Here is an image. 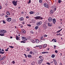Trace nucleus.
Listing matches in <instances>:
<instances>
[{
    "label": "nucleus",
    "instance_id": "37",
    "mask_svg": "<svg viewBox=\"0 0 65 65\" xmlns=\"http://www.w3.org/2000/svg\"><path fill=\"white\" fill-rule=\"evenodd\" d=\"M30 3H31V0H29V2H28V4H30Z\"/></svg>",
    "mask_w": 65,
    "mask_h": 65
},
{
    "label": "nucleus",
    "instance_id": "42",
    "mask_svg": "<svg viewBox=\"0 0 65 65\" xmlns=\"http://www.w3.org/2000/svg\"><path fill=\"white\" fill-rule=\"evenodd\" d=\"M39 58L40 59H42V56H40L39 57Z\"/></svg>",
    "mask_w": 65,
    "mask_h": 65
},
{
    "label": "nucleus",
    "instance_id": "38",
    "mask_svg": "<svg viewBox=\"0 0 65 65\" xmlns=\"http://www.w3.org/2000/svg\"><path fill=\"white\" fill-rule=\"evenodd\" d=\"M30 33H32V34H33L34 33V32H33V31L32 30L31 31Z\"/></svg>",
    "mask_w": 65,
    "mask_h": 65
},
{
    "label": "nucleus",
    "instance_id": "44",
    "mask_svg": "<svg viewBox=\"0 0 65 65\" xmlns=\"http://www.w3.org/2000/svg\"><path fill=\"white\" fill-rule=\"evenodd\" d=\"M29 50H30V49L27 48V50H26V51H29Z\"/></svg>",
    "mask_w": 65,
    "mask_h": 65
},
{
    "label": "nucleus",
    "instance_id": "31",
    "mask_svg": "<svg viewBox=\"0 0 65 65\" xmlns=\"http://www.w3.org/2000/svg\"><path fill=\"white\" fill-rule=\"evenodd\" d=\"M3 59V60H4L5 59V58H6V56H4L3 57H2Z\"/></svg>",
    "mask_w": 65,
    "mask_h": 65
},
{
    "label": "nucleus",
    "instance_id": "62",
    "mask_svg": "<svg viewBox=\"0 0 65 65\" xmlns=\"http://www.w3.org/2000/svg\"><path fill=\"white\" fill-rule=\"evenodd\" d=\"M25 24V22H23L22 23V24H23L24 25V24Z\"/></svg>",
    "mask_w": 65,
    "mask_h": 65
},
{
    "label": "nucleus",
    "instance_id": "58",
    "mask_svg": "<svg viewBox=\"0 0 65 65\" xmlns=\"http://www.w3.org/2000/svg\"><path fill=\"white\" fill-rule=\"evenodd\" d=\"M31 39V36L28 37V39Z\"/></svg>",
    "mask_w": 65,
    "mask_h": 65
},
{
    "label": "nucleus",
    "instance_id": "30",
    "mask_svg": "<svg viewBox=\"0 0 65 65\" xmlns=\"http://www.w3.org/2000/svg\"><path fill=\"white\" fill-rule=\"evenodd\" d=\"M43 36H42V37H41L40 38V40H43Z\"/></svg>",
    "mask_w": 65,
    "mask_h": 65
},
{
    "label": "nucleus",
    "instance_id": "35",
    "mask_svg": "<svg viewBox=\"0 0 65 65\" xmlns=\"http://www.w3.org/2000/svg\"><path fill=\"white\" fill-rule=\"evenodd\" d=\"M39 2L40 3H42V0H39Z\"/></svg>",
    "mask_w": 65,
    "mask_h": 65
},
{
    "label": "nucleus",
    "instance_id": "18",
    "mask_svg": "<svg viewBox=\"0 0 65 65\" xmlns=\"http://www.w3.org/2000/svg\"><path fill=\"white\" fill-rule=\"evenodd\" d=\"M29 13L31 14H34V13H35V12H32V11H31L29 12Z\"/></svg>",
    "mask_w": 65,
    "mask_h": 65
},
{
    "label": "nucleus",
    "instance_id": "59",
    "mask_svg": "<svg viewBox=\"0 0 65 65\" xmlns=\"http://www.w3.org/2000/svg\"><path fill=\"white\" fill-rule=\"evenodd\" d=\"M26 18H27V19H29V16H27L26 17Z\"/></svg>",
    "mask_w": 65,
    "mask_h": 65
},
{
    "label": "nucleus",
    "instance_id": "55",
    "mask_svg": "<svg viewBox=\"0 0 65 65\" xmlns=\"http://www.w3.org/2000/svg\"><path fill=\"white\" fill-rule=\"evenodd\" d=\"M27 25L29 27H31V25L30 24H27Z\"/></svg>",
    "mask_w": 65,
    "mask_h": 65
},
{
    "label": "nucleus",
    "instance_id": "12",
    "mask_svg": "<svg viewBox=\"0 0 65 65\" xmlns=\"http://www.w3.org/2000/svg\"><path fill=\"white\" fill-rule=\"evenodd\" d=\"M52 20H53V18H52L50 17L48 18V22H52Z\"/></svg>",
    "mask_w": 65,
    "mask_h": 65
},
{
    "label": "nucleus",
    "instance_id": "8",
    "mask_svg": "<svg viewBox=\"0 0 65 65\" xmlns=\"http://www.w3.org/2000/svg\"><path fill=\"white\" fill-rule=\"evenodd\" d=\"M6 20L7 22H10L11 20V18H9L6 19Z\"/></svg>",
    "mask_w": 65,
    "mask_h": 65
},
{
    "label": "nucleus",
    "instance_id": "9",
    "mask_svg": "<svg viewBox=\"0 0 65 65\" xmlns=\"http://www.w3.org/2000/svg\"><path fill=\"white\" fill-rule=\"evenodd\" d=\"M47 24L48 25V27H52V24L53 23H50V22H48L47 23Z\"/></svg>",
    "mask_w": 65,
    "mask_h": 65
},
{
    "label": "nucleus",
    "instance_id": "49",
    "mask_svg": "<svg viewBox=\"0 0 65 65\" xmlns=\"http://www.w3.org/2000/svg\"><path fill=\"white\" fill-rule=\"evenodd\" d=\"M32 43H35V40H34L32 41Z\"/></svg>",
    "mask_w": 65,
    "mask_h": 65
},
{
    "label": "nucleus",
    "instance_id": "54",
    "mask_svg": "<svg viewBox=\"0 0 65 65\" xmlns=\"http://www.w3.org/2000/svg\"><path fill=\"white\" fill-rule=\"evenodd\" d=\"M44 37H47V35H44Z\"/></svg>",
    "mask_w": 65,
    "mask_h": 65
},
{
    "label": "nucleus",
    "instance_id": "10",
    "mask_svg": "<svg viewBox=\"0 0 65 65\" xmlns=\"http://www.w3.org/2000/svg\"><path fill=\"white\" fill-rule=\"evenodd\" d=\"M52 22L54 24H55L56 22V20L55 19H53L52 20Z\"/></svg>",
    "mask_w": 65,
    "mask_h": 65
},
{
    "label": "nucleus",
    "instance_id": "16",
    "mask_svg": "<svg viewBox=\"0 0 65 65\" xmlns=\"http://www.w3.org/2000/svg\"><path fill=\"white\" fill-rule=\"evenodd\" d=\"M50 14H53L54 13V10H50Z\"/></svg>",
    "mask_w": 65,
    "mask_h": 65
},
{
    "label": "nucleus",
    "instance_id": "41",
    "mask_svg": "<svg viewBox=\"0 0 65 65\" xmlns=\"http://www.w3.org/2000/svg\"><path fill=\"white\" fill-rule=\"evenodd\" d=\"M34 63H35V62H32V63H31V64L32 65H34Z\"/></svg>",
    "mask_w": 65,
    "mask_h": 65
},
{
    "label": "nucleus",
    "instance_id": "5",
    "mask_svg": "<svg viewBox=\"0 0 65 65\" xmlns=\"http://www.w3.org/2000/svg\"><path fill=\"white\" fill-rule=\"evenodd\" d=\"M51 8L52 9H53L55 11L56 10V6H52Z\"/></svg>",
    "mask_w": 65,
    "mask_h": 65
},
{
    "label": "nucleus",
    "instance_id": "11",
    "mask_svg": "<svg viewBox=\"0 0 65 65\" xmlns=\"http://www.w3.org/2000/svg\"><path fill=\"white\" fill-rule=\"evenodd\" d=\"M53 62H54V64L55 65H57V62H56V60L55 59H53Z\"/></svg>",
    "mask_w": 65,
    "mask_h": 65
},
{
    "label": "nucleus",
    "instance_id": "14",
    "mask_svg": "<svg viewBox=\"0 0 65 65\" xmlns=\"http://www.w3.org/2000/svg\"><path fill=\"white\" fill-rule=\"evenodd\" d=\"M19 20L21 21H24V18L23 17H21L19 19Z\"/></svg>",
    "mask_w": 65,
    "mask_h": 65
},
{
    "label": "nucleus",
    "instance_id": "51",
    "mask_svg": "<svg viewBox=\"0 0 65 65\" xmlns=\"http://www.w3.org/2000/svg\"><path fill=\"white\" fill-rule=\"evenodd\" d=\"M46 26V25H45V24H44L43 27V28H44V27L46 26Z\"/></svg>",
    "mask_w": 65,
    "mask_h": 65
},
{
    "label": "nucleus",
    "instance_id": "24",
    "mask_svg": "<svg viewBox=\"0 0 65 65\" xmlns=\"http://www.w3.org/2000/svg\"><path fill=\"white\" fill-rule=\"evenodd\" d=\"M16 39L17 40H20V39H19V38L17 36H16Z\"/></svg>",
    "mask_w": 65,
    "mask_h": 65
},
{
    "label": "nucleus",
    "instance_id": "29",
    "mask_svg": "<svg viewBox=\"0 0 65 65\" xmlns=\"http://www.w3.org/2000/svg\"><path fill=\"white\" fill-rule=\"evenodd\" d=\"M38 26H36L35 27V29H36V30H37V29H38Z\"/></svg>",
    "mask_w": 65,
    "mask_h": 65
},
{
    "label": "nucleus",
    "instance_id": "3",
    "mask_svg": "<svg viewBox=\"0 0 65 65\" xmlns=\"http://www.w3.org/2000/svg\"><path fill=\"white\" fill-rule=\"evenodd\" d=\"M35 19L36 20H42V18L40 16H37L35 17Z\"/></svg>",
    "mask_w": 65,
    "mask_h": 65
},
{
    "label": "nucleus",
    "instance_id": "57",
    "mask_svg": "<svg viewBox=\"0 0 65 65\" xmlns=\"http://www.w3.org/2000/svg\"><path fill=\"white\" fill-rule=\"evenodd\" d=\"M29 53L30 54H33V52L31 51Z\"/></svg>",
    "mask_w": 65,
    "mask_h": 65
},
{
    "label": "nucleus",
    "instance_id": "63",
    "mask_svg": "<svg viewBox=\"0 0 65 65\" xmlns=\"http://www.w3.org/2000/svg\"><path fill=\"white\" fill-rule=\"evenodd\" d=\"M38 31L39 32H40V29H39Z\"/></svg>",
    "mask_w": 65,
    "mask_h": 65
},
{
    "label": "nucleus",
    "instance_id": "56",
    "mask_svg": "<svg viewBox=\"0 0 65 65\" xmlns=\"http://www.w3.org/2000/svg\"><path fill=\"white\" fill-rule=\"evenodd\" d=\"M45 54H48L49 53V52H45Z\"/></svg>",
    "mask_w": 65,
    "mask_h": 65
},
{
    "label": "nucleus",
    "instance_id": "45",
    "mask_svg": "<svg viewBox=\"0 0 65 65\" xmlns=\"http://www.w3.org/2000/svg\"><path fill=\"white\" fill-rule=\"evenodd\" d=\"M59 35H61V34L59 33V34H56V35H57V36H59Z\"/></svg>",
    "mask_w": 65,
    "mask_h": 65
},
{
    "label": "nucleus",
    "instance_id": "61",
    "mask_svg": "<svg viewBox=\"0 0 65 65\" xmlns=\"http://www.w3.org/2000/svg\"><path fill=\"white\" fill-rule=\"evenodd\" d=\"M42 54H45V52H42Z\"/></svg>",
    "mask_w": 65,
    "mask_h": 65
},
{
    "label": "nucleus",
    "instance_id": "4",
    "mask_svg": "<svg viewBox=\"0 0 65 65\" xmlns=\"http://www.w3.org/2000/svg\"><path fill=\"white\" fill-rule=\"evenodd\" d=\"M43 5L44 6V7H45L46 8L48 7V5L45 3H44Z\"/></svg>",
    "mask_w": 65,
    "mask_h": 65
},
{
    "label": "nucleus",
    "instance_id": "46",
    "mask_svg": "<svg viewBox=\"0 0 65 65\" xmlns=\"http://www.w3.org/2000/svg\"><path fill=\"white\" fill-rule=\"evenodd\" d=\"M46 63L48 65H51V64H50V62H47Z\"/></svg>",
    "mask_w": 65,
    "mask_h": 65
},
{
    "label": "nucleus",
    "instance_id": "34",
    "mask_svg": "<svg viewBox=\"0 0 65 65\" xmlns=\"http://www.w3.org/2000/svg\"><path fill=\"white\" fill-rule=\"evenodd\" d=\"M3 22V24H6V22L5 21H4V20H3L2 21Z\"/></svg>",
    "mask_w": 65,
    "mask_h": 65
},
{
    "label": "nucleus",
    "instance_id": "47",
    "mask_svg": "<svg viewBox=\"0 0 65 65\" xmlns=\"http://www.w3.org/2000/svg\"><path fill=\"white\" fill-rule=\"evenodd\" d=\"M21 30L22 31V32H23V31H24L25 30H24V29H21Z\"/></svg>",
    "mask_w": 65,
    "mask_h": 65
},
{
    "label": "nucleus",
    "instance_id": "25",
    "mask_svg": "<svg viewBox=\"0 0 65 65\" xmlns=\"http://www.w3.org/2000/svg\"><path fill=\"white\" fill-rule=\"evenodd\" d=\"M52 41H53L56 42V39L54 38L53 40H52Z\"/></svg>",
    "mask_w": 65,
    "mask_h": 65
},
{
    "label": "nucleus",
    "instance_id": "20",
    "mask_svg": "<svg viewBox=\"0 0 65 65\" xmlns=\"http://www.w3.org/2000/svg\"><path fill=\"white\" fill-rule=\"evenodd\" d=\"M62 30V28L60 30H59L58 31L56 32V33H60V31L61 30Z\"/></svg>",
    "mask_w": 65,
    "mask_h": 65
},
{
    "label": "nucleus",
    "instance_id": "52",
    "mask_svg": "<svg viewBox=\"0 0 65 65\" xmlns=\"http://www.w3.org/2000/svg\"><path fill=\"white\" fill-rule=\"evenodd\" d=\"M47 28V26H46L45 27V29H46Z\"/></svg>",
    "mask_w": 65,
    "mask_h": 65
},
{
    "label": "nucleus",
    "instance_id": "50",
    "mask_svg": "<svg viewBox=\"0 0 65 65\" xmlns=\"http://www.w3.org/2000/svg\"><path fill=\"white\" fill-rule=\"evenodd\" d=\"M55 52L56 53H58V51L57 50H55Z\"/></svg>",
    "mask_w": 65,
    "mask_h": 65
},
{
    "label": "nucleus",
    "instance_id": "17",
    "mask_svg": "<svg viewBox=\"0 0 65 65\" xmlns=\"http://www.w3.org/2000/svg\"><path fill=\"white\" fill-rule=\"evenodd\" d=\"M35 41H36V43H38L39 42V40H38L37 39H36L35 40Z\"/></svg>",
    "mask_w": 65,
    "mask_h": 65
},
{
    "label": "nucleus",
    "instance_id": "36",
    "mask_svg": "<svg viewBox=\"0 0 65 65\" xmlns=\"http://www.w3.org/2000/svg\"><path fill=\"white\" fill-rule=\"evenodd\" d=\"M9 48H8L7 49H6L5 51H6V52H7V51H8V49H9Z\"/></svg>",
    "mask_w": 65,
    "mask_h": 65
},
{
    "label": "nucleus",
    "instance_id": "15",
    "mask_svg": "<svg viewBox=\"0 0 65 65\" xmlns=\"http://www.w3.org/2000/svg\"><path fill=\"white\" fill-rule=\"evenodd\" d=\"M46 46H47V45H46V44H44L43 47V48H44L46 47Z\"/></svg>",
    "mask_w": 65,
    "mask_h": 65
},
{
    "label": "nucleus",
    "instance_id": "7",
    "mask_svg": "<svg viewBox=\"0 0 65 65\" xmlns=\"http://www.w3.org/2000/svg\"><path fill=\"white\" fill-rule=\"evenodd\" d=\"M41 24H42V22H41L40 21L39 22H38L37 23V26H40V25H41Z\"/></svg>",
    "mask_w": 65,
    "mask_h": 65
},
{
    "label": "nucleus",
    "instance_id": "64",
    "mask_svg": "<svg viewBox=\"0 0 65 65\" xmlns=\"http://www.w3.org/2000/svg\"><path fill=\"white\" fill-rule=\"evenodd\" d=\"M1 8H2V7L1 6H0V9H1Z\"/></svg>",
    "mask_w": 65,
    "mask_h": 65
},
{
    "label": "nucleus",
    "instance_id": "6",
    "mask_svg": "<svg viewBox=\"0 0 65 65\" xmlns=\"http://www.w3.org/2000/svg\"><path fill=\"white\" fill-rule=\"evenodd\" d=\"M42 61H43V59H41L40 60H39L38 61V63L39 64H41V63H42Z\"/></svg>",
    "mask_w": 65,
    "mask_h": 65
},
{
    "label": "nucleus",
    "instance_id": "53",
    "mask_svg": "<svg viewBox=\"0 0 65 65\" xmlns=\"http://www.w3.org/2000/svg\"><path fill=\"white\" fill-rule=\"evenodd\" d=\"M5 17L6 18H7L8 17V16H7V15H6L5 16Z\"/></svg>",
    "mask_w": 65,
    "mask_h": 65
},
{
    "label": "nucleus",
    "instance_id": "43",
    "mask_svg": "<svg viewBox=\"0 0 65 65\" xmlns=\"http://www.w3.org/2000/svg\"><path fill=\"white\" fill-rule=\"evenodd\" d=\"M26 31H24L23 32V33H24V34H25L26 33Z\"/></svg>",
    "mask_w": 65,
    "mask_h": 65
},
{
    "label": "nucleus",
    "instance_id": "21",
    "mask_svg": "<svg viewBox=\"0 0 65 65\" xmlns=\"http://www.w3.org/2000/svg\"><path fill=\"white\" fill-rule=\"evenodd\" d=\"M27 57H28V58H32V55H28Z\"/></svg>",
    "mask_w": 65,
    "mask_h": 65
},
{
    "label": "nucleus",
    "instance_id": "1",
    "mask_svg": "<svg viewBox=\"0 0 65 65\" xmlns=\"http://www.w3.org/2000/svg\"><path fill=\"white\" fill-rule=\"evenodd\" d=\"M7 31L5 30L0 29V35L3 36L4 35V34L6 33Z\"/></svg>",
    "mask_w": 65,
    "mask_h": 65
},
{
    "label": "nucleus",
    "instance_id": "19",
    "mask_svg": "<svg viewBox=\"0 0 65 65\" xmlns=\"http://www.w3.org/2000/svg\"><path fill=\"white\" fill-rule=\"evenodd\" d=\"M32 22L33 23H35L36 22V20H32Z\"/></svg>",
    "mask_w": 65,
    "mask_h": 65
},
{
    "label": "nucleus",
    "instance_id": "22",
    "mask_svg": "<svg viewBox=\"0 0 65 65\" xmlns=\"http://www.w3.org/2000/svg\"><path fill=\"white\" fill-rule=\"evenodd\" d=\"M55 57V55L54 54H52V58H54Z\"/></svg>",
    "mask_w": 65,
    "mask_h": 65
},
{
    "label": "nucleus",
    "instance_id": "26",
    "mask_svg": "<svg viewBox=\"0 0 65 65\" xmlns=\"http://www.w3.org/2000/svg\"><path fill=\"white\" fill-rule=\"evenodd\" d=\"M6 14L7 15H10V13L9 12H6Z\"/></svg>",
    "mask_w": 65,
    "mask_h": 65
},
{
    "label": "nucleus",
    "instance_id": "60",
    "mask_svg": "<svg viewBox=\"0 0 65 65\" xmlns=\"http://www.w3.org/2000/svg\"><path fill=\"white\" fill-rule=\"evenodd\" d=\"M23 25H21L20 26V28H23Z\"/></svg>",
    "mask_w": 65,
    "mask_h": 65
},
{
    "label": "nucleus",
    "instance_id": "2",
    "mask_svg": "<svg viewBox=\"0 0 65 65\" xmlns=\"http://www.w3.org/2000/svg\"><path fill=\"white\" fill-rule=\"evenodd\" d=\"M17 3H18V1H15V0H14L12 2V3L14 6H17Z\"/></svg>",
    "mask_w": 65,
    "mask_h": 65
},
{
    "label": "nucleus",
    "instance_id": "23",
    "mask_svg": "<svg viewBox=\"0 0 65 65\" xmlns=\"http://www.w3.org/2000/svg\"><path fill=\"white\" fill-rule=\"evenodd\" d=\"M20 42H21V43H25L26 41L25 40H23Z\"/></svg>",
    "mask_w": 65,
    "mask_h": 65
},
{
    "label": "nucleus",
    "instance_id": "13",
    "mask_svg": "<svg viewBox=\"0 0 65 65\" xmlns=\"http://www.w3.org/2000/svg\"><path fill=\"white\" fill-rule=\"evenodd\" d=\"M22 39V40H24L25 39L26 40H27V38L26 37H22V38H21Z\"/></svg>",
    "mask_w": 65,
    "mask_h": 65
},
{
    "label": "nucleus",
    "instance_id": "39",
    "mask_svg": "<svg viewBox=\"0 0 65 65\" xmlns=\"http://www.w3.org/2000/svg\"><path fill=\"white\" fill-rule=\"evenodd\" d=\"M4 52H2V51H1V52H0L1 54H4Z\"/></svg>",
    "mask_w": 65,
    "mask_h": 65
},
{
    "label": "nucleus",
    "instance_id": "27",
    "mask_svg": "<svg viewBox=\"0 0 65 65\" xmlns=\"http://www.w3.org/2000/svg\"><path fill=\"white\" fill-rule=\"evenodd\" d=\"M61 2H62L61 0H59L58 3L59 4H60V3H61Z\"/></svg>",
    "mask_w": 65,
    "mask_h": 65
},
{
    "label": "nucleus",
    "instance_id": "28",
    "mask_svg": "<svg viewBox=\"0 0 65 65\" xmlns=\"http://www.w3.org/2000/svg\"><path fill=\"white\" fill-rule=\"evenodd\" d=\"M42 47V46H41V45H39V49H40Z\"/></svg>",
    "mask_w": 65,
    "mask_h": 65
},
{
    "label": "nucleus",
    "instance_id": "40",
    "mask_svg": "<svg viewBox=\"0 0 65 65\" xmlns=\"http://www.w3.org/2000/svg\"><path fill=\"white\" fill-rule=\"evenodd\" d=\"M12 64H14L15 63V62H14V61H13L12 62Z\"/></svg>",
    "mask_w": 65,
    "mask_h": 65
},
{
    "label": "nucleus",
    "instance_id": "32",
    "mask_svg": "<svg viewBox=\"0 0 65 65\" xmlns=\"http://www.w3.org/2000/svg\"><path fill=\"white\" fill-rule=\"evenodd\" d=\"M9 47H10V48H13L14 47L12 46H9Z\"/></svg>",
    "mask_w": 65,
    "mask_h": 65
},
{
    "label": "nucleus",
    "instance_id": "33",
    "mask_svg": "<svg viewBox=\"0 0 65 65\" xmlns=\"http://www.w3.org/2000/svg\"><path fill=\"white\" fill-rule=\"evenodd\" d=\"M2 60H3V58H2V57L0 58V61H1Z\"/></svg>",
    "mask_w": 65,
    "mask_h": 65
},
{
    "label": "nucleus",
    "instance_id": "48",
    "mask_svg": "<svg viewBox=\"0 0 65 65\" xmlns=\"http://www.w3.org/2000/svg\"><path fill=\"white\" fill-rule=\"evenodd\" d=\"M24 56H25V57L26 58H27V55H26V54H24Z\"/></svg>",
    "mask_w": 65,
    "mask_h": 65
}]
</instances>
